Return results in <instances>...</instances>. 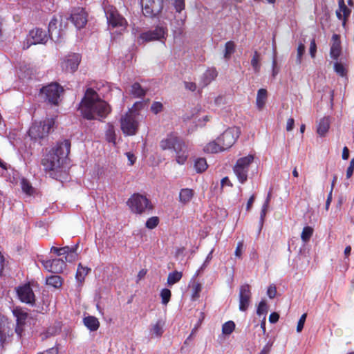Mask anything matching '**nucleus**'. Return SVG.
<instances>
[{"instance_id": "obj_1", "label": "nucleus", "mask_w": 354, "mask_h": 354, "mask_svg": "<svg viewBox=\"0 0 354 354\" xmlns=\"http://www.w3.org/2000/svg\"><path fill=\"white\" fill-rule=\"evenodd\" d=\"M78 109L82 117L86 120H101L111 112L109 104L102 100L97 93L91 88L86 90Z\"/></svg>"}, {"instance_id": "obj_2", "label": "nucleus", "mask_w": 354, "mask_h": 354, "mask_svg": "<svg viewBox=\"0 0 354 354\" xmlns=\"http://www.w3.org/2000/svg\"><path fill=\"white\" fill-rule=\"evenodd\" d=\"M71 149V141L65 139L58 142L42 160V165L46 171H57L66 163Z\"/></svg>"}, {"instance_id": "obj_3", "label": "nucleus", "mask_w": 354, "mask_h": 354, "mask_svg": "<svg viewBox=\"0 0 354 354\" xmlns=\"http://www.w3.org/2000/svg\"><path fill=\"white\" fill-rule=\"evenodd\" d=\"M160 147L162 150H169L174 153L175 160L180 165H185L189 156L188 144L183 138L173 133H169L160 140Z\"/></svg>"}, {"instance_id": "obj_4", "label": "nucleus", "mask_w": 354, "mask_h": 354, "mask_svg": "<svg viewBox=\"0 0 354 354\" xmlns=\"http://www.w3.org/2000/svg\"><path fill=\"white\" fill-rule=\"evenodd\" d=\"M17 335L15 324L0 314V350L6 348L14 341H19L22 335Z\"/></svg>"}, {"instance_id": "obj_5", "label": "nucleus", "mask_w": 354, "mask_h": 354, "mask_svg": "<svg viewBox=\"0 0 354 354\" xmlns=\"http://www.w3.org/2000/svg\"><path fill=\"white\" fill-rule=\"evenodd\" d=\"M131 211L136 214H149L153 209L151 201L144 195L133 194L127 201Z\"/></svg>"}, {"instance_id": "obj_6", "label": "nucleus", "mask_w": 354, "mask_h": 354, "mask_svg": "<svg viewBox=\"0 0 354 354\" xmlns=\"http://www.w3.org/2000/svg\"><path fill=\"white\" fill-rule=\"evenodd\" d=\"M120 127L124 136H131L136 134L139 122L138 114L131 110H129L125 115H122L120 120Z\"/></svg>"}, {"instance_id": "obj_7", "label": "nucleus", "mask_w": 354, "mask_h": 354, "mask_svg": "<svg viewBox=\"0 0 354 354\" xmlns=\"http://www.w3.org/2000/svg\"><path fill=\"white\" fill-rule=\"evenodd\" d=\"M63 91V88L58 83L52 82L40 89L39 96L47 103L57 105L59 103L60 95Z\"/></svg>"}, {"instance_id": "obj_8", "label": "nucleus", "mask_w": 354, "mask_h": 354, "mask_svg": "<svg viewBox=\"0 0 354 354\" xmlns=\"http://www.w3.org/2000/svg\"><path fill=\"white\" fill-rule=\"evenodd\" d=\"M54 123L53 119H46L44 121L35 122L30 127L28 135L32 140H40L49 133Z\"/></svg>"}, {"instance_id": "obj_9", "label": "nucleus", "mask_w": 354, "mask_h": 354, "mask_svg": "<svg viewBox=\"0 0 354 354\" xmlns=\"http://www.w3.org/2000/svg\"><path fill=\"white\" fill-rule=\"evenodd\" d=\"M103 9L109 26L122 28L127 27V20L118 12L115 7L104 3Z\"/></svg>"}, {"instance_id": "obj_10", "label": "nucleus", "mask_w": 354, "mask_h": 354, "mask_svg": "<svg viewBox=\"0 0 354 354\" xmlns=\"http://www.w3.org/2000/svg\"><path fill=\"white\" fill-rule=\"evenodd\" d=\"M254 156L248 155L247 156L240 158L236 160L234 166L233 171L241 184H244L248 180V174L249 167L253 162Z\"/></svg>"}, {"instance_id": "obj_11", "label": "nucleus", "mask_w": 354, "mask_h": 354, "mask_svg": "<svg viewBox=\"0 0 354 354\" xmlns=\"http://www.w3.org/2000/svg\"><path fill=\"white\" fill-rule=\"evenodd\" d=\"M49 38L46 30L36 27L29 31L26 43L24 44L23 48L28 49L31 45L45 44Z\"/></svg>"}, {"instance_id": "obj_12", "label": "nucleus", "mask_w": 354, "mask_h": 354, "mask_svg": "<svg viewBox=\"0 0 354 354\" xmlns=\"http://www.w3.org/2000/svg\"><path fill=\"white\" fill-rule=\"evenodd\" d=\"M142 13L145 17H154L163 8V0H140Z\"/></svg>"}, {"instance_id": "obj_13", "label": "nucleus", "mask_w": 354, "mask_h": 354, "mask_svg": "<svg viewBox=\"0 0 354 354\" xmlns=\"http://www.w3.org/2000/svg\"><path fill=\"white\" fill-rule=\"evenodd\" d=\"M239 134L240 131L239 128H229L217 138L218 142L221 144V147L225 151L230 148L235 143Z\"/></svg>"}, {"instance_id": "obj_14", "label": "nucleus", "mask_w": 354, "mask_h": 354, "mask_svg": "<svg viewBox=\"0 0 354 354\" xmlns=\"http://www.w3.org/2000/svg\"><path fill=\"white\" fill-rule=\"evenodd\" d=\"M167 35V28L163 26H157L153 29L141 33L139 39L142 41H151L165 39Z\"/></svg>"}, {"instance_id": "obj_15", "label": "nucleus", "mask_w": 354, "mask_h": 354, "mask_svg": "<svg viewBox=\"0 0 354 354\" xmlns=\"http://www.w3.org/2000/svg\"><path fill=\"white\" fill-rule=\"evenodd\" d=\"M19 299L26 304L30 306H35V295L30 285L26 283L19 286L16 290Z\"/></svg>"}, {"instance_id": "obj_16", "label": "nucleus", "mask_w": 354, "mask_h": 354, "mask_svg": "<svg viewBox=\"0 0 354 354\" xmlns=\"http://www.w3.org/2000/svg\"><path fill=\"white\" fill-rule=\"evenodd\" d=\"M81 62V56L78 53H71L66 55L61 62L62 71L67 73H74Z\"/></svg>"}, {"instance_id": "obj_17", "label": "nucleus", "mask_w": 354, "mask_h": 354, "mask_svg": "<svg viewBox=\"0 0 354 354\" xmlns=\"http://www.w3.org/2000/svg\"><path fill=\"white\" fill-rule=\"evenodd\" d=\"M39 261L48 272L55 274L62 272L66 267V261L62 259H54L52 260L39 259Z\"/></svg>"}, {"instance_id": "obj_18", "label": "nucleus", "mask_w": 354, "mask_h": 354, "mask_svg": "<svg viewBox=\"0 0 354 354\" xmlns=\"http://www.w3.org/2000/svg\"><path fill=\"white\" fill-rule=\"evenodd\" d=\"M70 18L77 29L83 28L87 23V14L82 8H74Z\"/></svg>"}, {"instance_id": "obj_19", "label": "nucleus", "mask_w": 354, "mask_h": 354, "mask_svg": "<svg viewBox=\"0 0 354 354\" xmlns=\"http://www.w3.org/2000/svg\"><path fill=\"white\" fill-rule=\"evenodd\" d=\"M12 314L16 318L15 328L17 331V337L22 335L24 330V325L28 317V313L20 308H15L12 310Z\"/></svg>"}, {"instance_id": "obj_20", "label": "nucleus", "mask_w": 354, "mask_h": 354, "mask_svg": "<svg viewBox=\"0 0 354 354\" xmlns=\"http://www.w3.org/2000/svg\"><path fill=\"white\" fill-rule=\"evenodd\" d=\"M250 286L248 284H243L241 286L239 290V310L241 311H245L250 304L251 298Z\"/></svg>"}, {"instance_id": "obj_21", "label": "nucleus", "mask_w": 354, "mask_h": 354, "mask_svg": "<svg viewBox=\"0 0 354 354\" xmlns=\"http://www.w3.org/2000/svg\"><path fill=\"white\" fill-rule=\"evenodd\" d=\"M58 20L53 17L48 24L47 33L50 39L55 42H59L63 37V31L60 28H57Z\"/></svg>"}, {"instance_id": "obj_22", "label": "nucleus", "mask_w": 354, "mask_h": 354, "mask_svg": "<svg viewBox=\"0 0 354 354\" xmlns=\"http://www.w3.org/2000/svg\"><path fill=\"white\" fill-rule=\"evenodd\" d=\"M218 75L217 71L215 68H210L206 70L201 77L199 84L202 88L209 85Z\"/></svg>"}, {"instance_id": "obj_23", "label": "nucleus", "mask_w": 354, "mask_h": 354, "mask_svg": "<svg viewBox=\"0 0 354 354\" xmlns=\"http://www.w3.org/2000/svg\"><path fill=\"white\" fill-rule=\"evenodd\" d=\"M165 322L162 319H158L155 324H151L149 328V335L151 338L160 337L164 333Z\"/></svg>"}, {"instance_id": "obj_24", "label": "nucleus", "mask_w": 354, "mask_h": 354, "mask_svg": "<svg viewBox=\"0 0 354 354\" xmlns=\"http://www.w3.org/2000/svg\"><path fill=\"white\" fill-rule=\"evenodd\" d=\"M333 43L330 47V55L333 59L337 60L341 53V46L339 36L337 34H334L332 37Z\"/></svg>"}, {"instance_id": "obj_25", "label": "nucleus", "mask_w": 354, "mask_h": 354, "mask_svg": "<svg viewBox=\"0 0 354 354\" xmlns=\"http://www.w3.org/2000/svg\"><path fill=\"white\" fill-rule=\"evenodd\" d=\"M77 248V245H75L74 247H71V248L69 246L59 248L60 256L64 255L65 261L71 262L76 257Z\"/></svg>"}, {"instance_id": "obj_26", "label": "nucleus", "mask_w": 354, "mask_h": 354, "mask_svg": "<svg viewBox=\"0 0 354 354\" xmlns=\"http://www.w3.org/2000/svg\"><path fill=\"white\" fill-rule=\"evenodd\" d=\"M329 128H330V119L328 117H324L318 122L317 127V133L321 137H324L328 132Z\"/></svg>"}, {"instance_id": "obj_27", "label": "nucleus", "mask_w": 354, "mask_h": 354, "mask_svg": "<svg viewBox=\"0 0 354 354\" xmlns=\"http://www.w3.org/2000/svg\"><path fill=\"white\" fill-rule=\"evenodd\" d=\"M83 322L84 326L91 331H96L100 327V322L94 316L85 317Z\"/></svg>"}, {"instance_id": "obj_28", "label": "nucleus", "mask_w": 354, "mask_h": 354, "mask_svg": "<svg viewBox=\"0 0 354 354\" xmlns=\"http://www.w3.org/2000/svg\"><path fill=\"white\" fill-rule=\"evenodd\" d=\"M339 9L336 10V15L339 19L348 17L351 14V10L347 8L344 0L338 1Z\"/></svg>"}, {"instance_id": "obj_29", "label": "nucleus", "mask_w": 354, "mask_h": 354, "mask_svg": "<svg viewBox=\"0 0 354 354\" xmlns=\"http://www.w3.org/2000/svg\"><path fill=\"white\" fill-rule=\"evenodd\" d=\"M268 92L265 88H260L257 91L256 104L259 110H261L266 104Z\"/></svg>"}, {"instance_id": "obj_30", "label": "nucleus", "mask_w": 354, "mask_h": 354, "mask_svg": "<svg viewBox=\"0 0 354 354\" xmlns=\"http://www.w3.org/2000/svg\"><path fill=\"white\" fill-rule=\"evenodd\" d=\"M194 196V190L189 188H184L180 191L179 201L183 204L189 203Z\"/></svg>"}, {"instance_id": "obj_31", "label": "nucleus", "mask_w": 354, "mask_h": 354, "mask_svg": "<svg viewBox=\"0 0 354 354\" xmlns=\"http://www.w3.org/2000/svg\"><path fill=\"white\" fill-rule=\"evenodd\" d=\"M90 270L91 269L89 268L83 266L82 263H79L75 275L77 282L82 283Z\"/></svg>"}, {"instance_id": "obj_32", "label": "nucleus", "mask_w": 354, "mask_h": 354, "mask_svg": "<svg viewBox=\"0 0 354 354\" xmlns=\"http://www.w3.org/2000/svg\"><path fill=\"white\" fill-rule=\"evenodd\" d=\"M221 144L218 142V139L216 140L209 142L204 148L205 152L207 153H218L219 151H224L221 147Z\"/></svg>"}, {"instance_id": "obj_33", "label": "nucleus", "mask_w": 354, "mask_h": 354, "mask_svg": "<svg viewBox=\"0 0 354 354\" xmlns=\"http://www.w3.org/2000/svg\"><path fill=\"white\" fill-rule=\"evenodd\" d=\"M270 200V192L268 193V196L262 205L261 213H260V218H259V231L261 230V228L263 225L264 220L266 216L267 210L269 206Z\"/></svg>"}, {"instance_id": "obj_34", "label": "nucleus", "mask_w": 354, "mask_h": 354, "mask_svg": "<svg viewBox=\"0 0 354 354\" xmlns=\"http://www.w3.org/2000/svg\"><path fill=\"white\" fill-rule=\"evenodd\" d=\"M46 283L55 288H59L63 284V279L59 275H50L46 277Z\"/></svg>"}, {"instance_id": "obj_35", "label": "nucleus", "mask_w": 354, "mask_h": 354, "mask_svg": "<svg viewBox=\"0 0 354 354\" xmlns=\"http://www.w3.org/2000/svg\"><path fill=\"white\" fill-rule=\"evenodd\" d=\"M131 93L135 97L142 98L145 95L146 91L139 83L136 82L131 86Z\"/></svg>"}, {"instance_id": "obj_36", "label": "nucleus", "mask_w": 354, "mask_h": 354, "mask_svg": "<svg viewBox=\"0 0 354 354\" xmlns=\"http://www.w3.org/2000/svg\"><path fill=\"white\" fill-rule=\"evenodd\" d=\"M106 140L110 142L115 144L116 135L115 133L114 127L113 124L109 123L105 132Z\"/></svg>"}, {"instance_id": "obj_37", "label": "nucleus", "mask_w": 354, "mask_h": 354, "mask_svg": "<svg viewBox=\"0 0 354 354\" xmlns=\"http://www.w3.org/2000/svg\"><path fill=\"white\" fill-rule=\"evenodd\" d=\"M194 168L197 173H202L207 168L206 160L203 158H198L194 162Z\"/></svg>"}, {"instance_id": "obj_38", "label": "nucleus", "mask_w": 354, "mask_h": 354, "mask_svg": "<svg viewBox=\"0 0 354 354\" xmlns=\"http://www.w3.org/2000/svg\"><path fill=\"white\" fill-rule=\"evenodd\" d=\"M235 47L236 46L234 41H229L226 42L224 50V58L226 60H228L231 57V55L234 53Z\"/></svg>"}, {"instance_id": "obj_39", "label": "nucleus", "mask_w": 354, "mask_h": 354, "mask_svg": "<svg viewBox=\"0 0 354 354\" xmlns=\"http://www.w3.org/2000/svg\"><path fill=\"white\" fill-rule=\"evenodd\" d=\"M183 277L181 272L174 271L170 272L167 277V284L169 286L174 285L178 282Z\"/></svg>"}, {"instance_id": "obj_40", "label": "nucleus", "mask_w": 354, "mask_h": 354, "mask_svg": "<svg viewBox=\"0 0 354 354\" xmlns=\"http://www.w3.org/2000/svg\"><path fill=\"white\" fill-rule=\"evenodd\" d=\"M313 233V229L310 226H306L303 228L301 239L304 243H307Z\"/></svg>"}, {"instance_id": "obj_41", "label": "nucleus", "mask_w": 354, "mask_h": 354, "mask_svg": "<svg viewBox=\"0 0 354 354\" xmlns=\"http://www.w3.org/2000/svg\"><path fill=\"white\" fill-rule=\"evenodd\" d=\"M213 252H214V249H212L209 252V254L206 257V259H205V261L203 262L202 266L198 268V270L196 271V274H194V277L198 276L199 274L201 272H203L205 270V268L208 266V264L209 263V262L211 261V260L212 259V254H213Z\"/></svg>"}, {"instance_id": "obj_42", "label": "nucleus", "mask_w": 354, "mask_h": 354, "mask_svg": "<svg viewBox=\"0 0 354 354\" xmlns=\"http://www.w3.org/2000/svg\"><path fill=\"white\" fill-rule=\"evenodd\" d=\"M235 328V324L232 321L225 322L222 326V332L224 335H230Z\"/></svg>"}, {"instance_id": "obj_43", "label": "nucleus", "mask_w": 354, "mask_h": 354, "mask_svg": "<svg viewBox=\"0 0 354 354\" xmlns=\"http://www.w3.org/2000/svg\"><path fill=\"white\" fill-rule=\"evenodd\" d=\"M21 185L24 193L28 195H31L33 193L34 189L27 180L23 178L21 181Z\"/></svg>"}, {"instance_id": "obj_44", "label": "nucleus", "mask_w": 354, "mask_h": 354, "mask_svg": "<svg viewBox=\"0 0 354 354\" xmlns=\"http://www.w3.org/2000/svg\"><path fill=\"white\" fill-rule=\"evenodd\" d=\"M171 295V290L168 288H163L160 292L162 304L167 305L170 300Z\"/></svg>"}, {"instance_id": "obj_45", "label": "nucleus", "mask_w": 354, "mask_h": 354, "mask_svg": "<svg viewBox=\"0 0 354 354\" xmlns=\"http://www.w3.org/2000/svg\"><path fill=\"white\" fill-rule=\"evenodd\" d=\"M251 65L253 68V70L255 73H257L260 70V64L259 59V54L257 51L254 52V54L251 59Z\"/></svg>"}, {"instance_id": "obj_46", "label": "nucleus", "mask_w": 354, "mask_h": 354, "mask_svg": "<svg viewBox=\"0 0 354 354\" xmlns=\"http://www.w3.org/2000/svg\"><path fill=\"white\" fill-rule=\"evenodd\" d=\"M159 223V218L157 216H152L147 219L145 223L146 227L152 230L155 228Z\"/></svg>"}, {"instance_id": "obj_47", "label": "nucleus", "mask_w": 354, "mask_h": 354, "mask_svg": "<svg viewBox=\"0 0 354 354\" xmlns=\"http://www.w3.org/2000/svg\"><path fill=\"white\" fill-rule=\"evenodd\" d=\"M268 311V306L266 302L264 300H262L259 302L257 309V314L259 316L266 315Z\"/></svg>"}, {"instance_id": "obj_48", "label": "nucleus", "mask_w": 354, "mask_h": 354, "mask_svg": "<svg viewBox=\"0 0 354 354\" xmlns=\"http://www.w3.org/2000/svg\"><path fill=\"white\" fill-rule=\"evenodd\" d=\"M334 70L335 73L341 77L346 75V70L341 63L335 62L334 64Z\"/></svg>"}, {"instance_id": "obj_49", "label": "nucleus", "mask_w": 354, "mask_h": 354, "mask_svg": "<svg viewBox=\"0 0 354 354\" xmlns=\"http://www.w3.org/2000/svg\"><path fill=\"white\" fill-rule=\"evenodd\" d=\"M163 105L160 102H153L151 106V111L154 114H158L162 111Z\"/></svg>"}, {"instance_id": "obj_50", "label": "nucleus", "mask_w": 354, "mask_h": 354, "mask_svg": "<svg viewBox=\"0 0 354 354\" xmlns=\"http://www.w3.org/2000/svg\"><path fill=\"white\" fill-rule=\"evenodd\" d=\"M305 52V46L300 43L297 47V55L296 62L297 64H300L301 62L302 56L304 55Z\"/></svg>"}, {"instance_id": "obj_51", "label": "nucleus", "mask_w": 354, "mask_h": 354, "mask_svg": "<svg viewBox=\"0 0 354 354\" xmlns=\"http://www.w3.org/2000/svg\"><path fill=\"white\" fill-rule=\"evenodd\" d=\"M174 6L177 12H180L185 9V0H174Z\"/></svg>"}, {"instance_id": "obj_52", "label": "nucleus", "mask_w": 354, "mask_h": 354, "mask_svg": "<svg viewBox=\"0 0 354 354\" xmlns=\"http://www.w3.org/2000/svg\"><path fill=\"white\" fill-rule=\"evenodd\" d=\"M307 315L306 313H304L301 317L299 318L297 326V331L301 332L304 328L306 319Z\"/></svg>"}, {"instance_id": "obj_53", "label": "nucleus", "mask_w": 354, "mask_h": 354, "mask_svg": "<svg viewBox=\"0 0 354 354\" xmlns=\"http://www.w3.org/2000/svg\"><path fill=\"white\" fill-rule=\"evenodd\" d=\"M273 345V342L271 341V340H269L266 344L263 346V348L261 349V351H260V353L259 354H269L270 351H271V348Z\"/></svg>"}, {"instance_id": "obj_54", "label": "nucleus", "mask_w": 354, "mask_h": 354, "mask_svg": "<svg viewBox=\"0 0 354 354\" xmlns=\"http://www.w3.org/2000/svg\"><path fill=\"white\" fill-rule=\"evenodd\" d=\"M201 291V284L196 283L193 285L192 297L197 298L199 297V293Z\"/></svg>"}, {"instance_id": "obj_55", "label": "nucleus", "mask_w": 354, "mask_h": 354, "mask_svg": "<svg viewBox=\"0 0 354 354\" xmlns=\"http://www.w3.org/2000/svg\"><path fill=\"white\" fill-rule=\"evenodd\" d=\"M272 76L273 78L276 77V75L279 73V68L277 67V62L276 57H274L272 62Z\"/></svg>"}, {"instance_id": "obj_56", "label": "nucleus", "mask_w": 354, "mask_h": 354, "mask_svg": "<svg viewBox=\"0 0 354 354\" xmlns=\"http://www.w3.org/2000/svg\"><path fill=\"white\" fill-rule=\"evenodd\" d=\"M277 294V289L274 286H270L267 290V295L269 298L273 299Z\"/></svg>"}, {"instance_id": "obj_57", "label": "nucleus", "mask_w": 354, "mask_h": 354, "mask_svg": "<svg viewBox=\"0 0 354 354\" xmlns=\"http://www.w3.org/2000/svg\"><path fill=\"white\" fill-rule=\"evenodd\" d=\"M317 50V46L315 43V39H313L310 41V54L312 57H314L315 56V53Z\"/></svg>"}, {"instance_id": "obj_58", "label": "nucleus", "mask_w": 354, "mask_h": 354, "mask_svg": "<svg viewBox=\"0 0 354 354\" xmlns=\"http://www.w3.org/2000/svg\"><path fill=\"white\" fill-rule=\"evenodd\" d=\"M184 84L185 88L191 91H195L197 88L196 84L194 82H185Z\"/></svg>"}, {"instance_id": "obj_59", "label": "nucleus", "mask_w": 354, "mask_h": 354, "mask_svg": "<svg viewBox=\"0 0 354 354\" xmlns=\"http://www.w3.org/2000/svg\"><path fill=\"white\" fill-rule=\"evenodd\" d=\"M279 315L277 313H272L269 317V322L272 324H274L279 320Z\"/></svg>"}, {"instance_id": "obj_60", "label": "nucleus", "mask_w": 354, "mask_h": 354, "mask_svg": "<svg viewBox=\"0 0 354 354\" xmlns=\"http://www.w3.org/2000/svg\"><path fill=\"white\" fill-rule=\"evenodd\" d=\"M37 354H58V349L55 347H52L43 352L38 353Z\"/></svg>"}, {"instance_id": "obj_61", "label": "nucleus", "mask_w": 354, "mask_h": 354, "mask_svg": "<svg viewBox=\"0 0 354 354\" xmlns=\"http://www.w3.org/2000/svg\"><path fill=\"white\" fill-rule=\"evenodd\" d=\"M242 248H243V243L242 242H239L238 244H237V246L236 248L235 252H234V254H235L236 257H237L239 258L241 257Z\"/></svg>"}, {"instance_id": "obj_62", "label": "nucleus", "mask_w": 354, "mask_h": 354, "mask_svg": "<svg viewBox=\"0 0 354 354\" xmlns=\"http://www.w3.org/2000/svg\"><path fill=\"white\" fill-rule=\"evenodd\" d=\"M294 124H295V120L293 118H289L287 121V124H286V130L288 131H290L293 129V127H294Z\"/></svg>"}, {"instance_id": "obj_63", "label": "nucleus", "mask_w": 354, "mask_h": 354, "mask_svg": "<svg viewBox=\"0 0 354 354\" xmlns=\"http://www.w3.org/2000/svg\"><path fill=\"white\" fill-rule=\"evenodd\" d=\"M126 155L128 158V160L129 161L130 165H133L136 160V157L134 156V154L131 152H127Z\"/></svg>"}, {"instance_id": "obj_64", "label": "nucleus", "mask_w": 354, "mask_h": 354, "mask_svg": "<svg viewBox=\"0 0 354 354\" xmlns=\"http://www.w3.org/2000/svg\"><path fill=\"white\" fill-rule=\"evenodd\" d=\"M349 157V150L347 147H344L342 151V159L347 160Z\"/></svg>"}]
</instances>
